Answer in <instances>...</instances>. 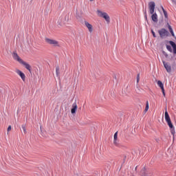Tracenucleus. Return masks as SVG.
Listing matches in <instances>:
<instances>
[{
    "mask_svg": "<svg viewBox=\"0 0 176 176\" xmlns=\"http://www.w3.org/2000/svg\"><path fill=\"white\" fill-rule=\"evenodd\" d=\"M155 8H156V4L155 3V1H150L148 3V9H149V13L151 14V20L154 23H157L159 21L157 19V14L155 12Z\"/></svg>",
    "mask_w": 176,
    "mask_h": 176,
    "instance_id": "f257e3e1",
    "label": "nucleus"
},
{
    "mask_svg": "<svg viewBox=\"0 0 176 176\" xmlns=\"http://www.w3.org/2000/svg\"><path fill=\"white\" fill-rule=\"evenodd\" d=\"M164 116H165V120H166L168 126L170 129V133L173 135H174V134H175V129L174 128V125L173 124V122H171V118H170V115H168V111H167V107H166V108H165Z\"/></svg>",
    "mask_w": 176,
    "mask_h": 176,
    "instance_id": "f03ea898",
    "label": "nucleus"
},
{
    "mask_svg": "<svg viewBox=\"0 0 176 176\" xmlns=\"http://www.w3.org/2000/svg\"><path fill=\"white\" fill-rule=\"evenodd\" d=\"M166 43H169V45L166 44V47L170 53H173L174 55L176 54V43L173 41H166Z\"/></svg>",
    "mask_w": 176,
    "mask_h": 176,
    "instance_id": "7ed1b4c3",
    "label": "nucleus"
},
{
    "mask_svg": "<svg viewBox=\"0 0 176 176\" xmlns=\"http://www.w3.org/2000/svg\"><path fill=\"white\" fill-rule=\"evenodd\" d=\"M158 34L161 39H164V38L170 36V32H168V30H167L166 28H161L160 30H159Z\"/></svg>",
    "mask_w": 176,
    "mask_h": 176,
    "instance_id": "20e7f679",
    "label": "nucleus"
},
{
    "mask_svg": "<svg viewBox=\"0 0 176 176\" xmlns=\"http://www.w3.org/2000/svg\"><path fill=\"white\" fill-rule=\"evenodd\" d=\"M45 42L46 43H48V45H52V46H54V47H60V43L56 40L45 38Z\"/></svg>",
    "mask_w": 176,
    "mask_h": 176,
    "instance_id": "39448f33",
    "label": "nucleus"
},
{
    "mask_svg": "<svg viewBox=\"0 0 176 176\" xmlns=\"http://www.w3.org/2000/svg\"><path fill=\"white\" fill-rule=\"evenodd\" d=\"M98 13H100V17H102L106 20L107 23L111 22V18L109 17V15L107 12H102V11L98 10Z\"/></svg>",
    "mask_w": 176,
    "mask_h": 176,
    "instance_id": "423d86ee",
    "label": "nucleus"
},
{
    "mask_svg": "<svg viewBox=\"0 0 176 176\" xmlns=\"http://www.w3.org/2000/svg\"><path fill=\"white\" fill-rule=\"evenodd\" d=\"M140 174L142 176H152V172L146 170V168L144 167L141 171Z\"/></svg>",
    "mask_w": 176,
    "mask_h": 176,
    "instance_id": "0eeeda50",
    "label": "nucleus"
},
{
    "mask_svg": "<svg viewBox=\"0 0 176 176\" xmlns=\"http://www.w3.org/2000/svg\"><path fill=\"white\" fill-rule=\"evenodd\" d=\"M162 63L164 64V67L166 71L168 74L171 73V65H170V63H166V61H164V60H162Z\"/></svg>",
    "mask_w": 176,
    "mask_h": 176,
    "instance_id": "6e6552de",
    "label": "nucleus"
},
{
    "mask_svg": "<svg viewBox=\"0 0 176 176\" xmlns=\"http://www.w3.org/2000/svg\"><path fill=\"white\" fill-rule=\"evenodd\" d=\"M157 85H158L159 87H160V89H161L164 97H166V91L164 90V85L163 84V82L161 80L157 81Z\"/></svg>",
    "mask_w": 176,
    "mask_h": 176,
    "instance_id": "1a4fd4ad",
    "label": "nucleus"
},
{
    "mask_svg": "<svg viewBox=\"0 0 176 176\" xmlns=\"http://www.w3.org/2000/svg\"><path fill=\"white\" fill-rule=\"evenodd\" d=\"M12 57L14 58V60H16V61H19V63L20 64L22 63V62L23 61V59H21V58H20V56H19V54H17L16 53V52H14L12 54Z\"/></svg>",
    "mask_w": 176,
    "mask_h": 176,
    "instance_id": "9d476101",
    "label": "nucleus"
},
{
    "mask_svg": "<svg viewBox=\"0 0 176 176\" xmlns=\"http://www.w3.org/2000/svg\"><path fill=\"white\" fill-rule=\"evenodd\" d=\"M21 64H22V65H24L25 68H26V69H28V71H29V72L31 74L32 67H31V65H30V64L27 63V62L24 60Z\"/></svg>",
    "mask_w": 176,
    "mask_h": 176,
    "instance_id": "9b49d317",
    "label": "nucleus"
},
{
    "mask_svg": "<svg viewBox=\"0 0 176 176\" xmlns=\"http://www.w3.org/2000/svg\"><path fill=\"white\" fill-rule=\"evenodd\" d=\"M16 72L21 78L23 82H25V74H24L23 72H21L20 69H16Z\"/></svg>",
    "mask_w": 176,
    "mask_h": 176,
    "instance_id": "f8f14e48",
    "label": "nucleus"
},
{
    "mask_svg": "<svg viewBox=\"0 0 176 176\" xmlns=\"http://www.w3.org/2000/svg\"><path fill=\"white\" fill-rule=\"evenodd\" d=\"M78 109V104H76V102H74L72 106L71 113L72 115H75L76 113V111Z\"/></svg>",
    "mask_w": 176,
    "mask_h": 176,
    "instance_id": "ddd939ff",
    "label": "nucleus"
},
{
    "mask_svg": "<svg viewBox=\"0 0 176 176\" xmlns=\"http://www.w3.org/2000/svg\"><path fill=\"white\" fill-rule=\"evenodd\" d=\"M113 144L116 146H120V144H119V142L118 141V131L114 133Z\"/></svg>",
    "mask_w": 176,
    "mask_h": 176,
    "instance_id": "4468645a",
    "label": "nucleus"
},
{
    "mask_svg": "<svg viewBox=\"0 0 176 176\" xmlns=\"http://www.w3.org/2000/svg\"><path fill=\"white\" fill-rule=\"evenodd\" d=\"M86 27L88 28L89 32H93V25L87 21H85Z\"/></svg>",
    "mask_w": 176,
    "mask_h": 176,
    "instance_id": "2eb2a0df",
    "label": "nucleus"
},
{
    "mask_svg": "<svg viewBox=\"0 0 176 176\" xmlns=\"http://www.w3.org/2000/svg\"><path fill=\"white\" fill-rule=\"evenodd\" d=\"M161 8L164 13V16L165 19H166V20H168V14L167 13V11H166V10H164V8H163V6H161Z\"/></svg>",
    "mask_w": 176,
    "mask_h": 176,
    "instance_id": "dca6fc26",
    "label": "nucleus"
},
{
    "mask_svg": "<svg viewBox=\"0 0 176 176\" xmlns=\"http://www.w3.org/2000/svg\"><path fill=\"white\" fill-rule=\"evenodd\" d=\"M149 109V102L146 101V107H145V109H144V113H146V112H148Z\"/></svg>",
    "mask_w": 176,
    "mask_h": 176,
    "instance_id": "f3484780",
    "label": "nucleus"
},
{
    "mask_svg": "<svg viewBox=\"0 0 176 176\" xmlns=\"http://www.w3.org/2000/svg\"><path fill=\"white\" fill-rule=\"evenodd\" d=\"M56 76H60V66H56Z\"/></svg>",
    "mask_w": 176,
    "mask_h": 176,
    "instance_id": "a211bd4d",
    "label": "nucleus"
},
{
    "mask_svg": "<svg viewBox=\"0 0 176 176\" xmlns=\"http://www.w3.org/2000/svg\"><path fill=\"white\" fill-rule=\"evenodd\" d=\"M21 127H22V130H23V133L25 134H26L27 133V129L25 128V124H22Z\"/></svg>",
    "mask_w": 176,
    "mask_h": 176,
    "instance_id": "6ab92c4d",
    "label": "nucleus"
},
{
    "mask_svg": "<svg viewBox=\"0 0 176 176\" xmlns=\"http://www.w3.org/2000/svg\"><path fill=\"white\" fill-rule=\"evenodd\" d=\"M162 54H164V56H165L166 58H168V54L164 50H162Z\"/></svg>",
    "mask_w": 176,
    "mask_h": 176,
    "instance_id": "aec40b11",
    "label": "nucleus"
},
{
    "mask_svg": "<svg viewBox=\"0 0 176 176\" xmlns=\"http://www.w3.org/2000/svg\"><path fill=\"white\" fill-rule=\"evenodd\" d=\"M151 34L153 38H157V36H156V33H155V31H153V30H151Z\"/></svg>",
    "mask_w": 176,
    "mask_h": 176,
    "instance_id": "412c9836",
    "label": "nucleus"
},
{
    "mask_svg": "<svg viewBox=\"0 0 176 176\" xmlns=\"http://www.w3.org/2000/svg\"><path fill=\"white\" fill-rule=\"evenodd\" d=\"M144 18H145V20L148 23V15L146 14V10H145V11H144Z\"/></svg>",
    "mask_w": 176,
    "mask_h": 176,
    "instance_id": "4be33fe9",
    "label": "nucleus"
},
{
    "mask_svg": "<svg viewBox=\"0 0 176 176\" xmlns=\"http://www.w3.org/2000/svg\"><path fill=\"white\" fill-rule=\"evenodd\" d=\"M126 159H127V155H123V164H124L126 162Z\"/></svg>",
    "mask_w": 176,
    "mask_h": 176,
    "instance_id": "5701e85b",
    "label": "nucleus"
},
{
    "mask_svg": "<svg viewBox=\"0 0 176 176\" xmlns=\"http://www.w3.org/2000/svg\"><path fill=\"white\" fill-rule=\"evenodd\" d=\"M136 80H137V83H138V82H140V74H138L137 77H136Z\"/></svg>",
    "mask_w": 176,
    "mask_h": 176,
    "instance_id": "b1692460",
    "label": "nucleus"
},
{
    "mask_svg": "<svg viewBox=\"0 0 176 176\" xmlns=\"http://www.w3.org/2000/svg\"><path fill=\"white\" fill-rule=\"evenodd\" d=\"M163 21H164V19H163V17H162V19L159 21L160 25H163Z\"/></svg>",
    "mask_w": 176,
    "mask_h": 176,
    "instance_id": "393cba45",
    "label": "nucleus"
},
{
    "mask_svg": "<svg viewBox=\"0 0 176 176\" xmlns=\"http://www.w3.org/2000/svg\"><path fill=\"white\" fill-rule=\"evenodd\" d=\"M12 130V126H8L7 131L9 133V131H10Z\"/></svg>",
    "mask_w": 176,
    "mask_h": 176,
    "instance_id": "a878e982",
    "label": "nucleus"
},
{
    "mask_svg": "<svg viewBox=\"0 0 176 176\" xmlns=\"http://www.w3.org/2000/svg\"><path fill=\"white\" fill-rule=\"evenodd\" d=\"M137 167H138V166H136V167H135V171H137Z\"/></svg>",
    "mask_w": 176,
    "mask_h": 176,
    "instance_id": "bb28decb",
    "label": "nucleus"
},
{
    "mask_svg": "<svg viewBox=\"0 0 176 176\" xmlns=\"http://www.w3.org/2000/svg\"><path fill=\"white\" fill-rule=\"evenodd\" d=\"M173 1V2H176V0H172Z\"/></svg>",
    "mask_w": 176,
    "mask_h": 176,
    "instance_id": "cd10ccee",
    "label": "nucleus"
},
{
    "mask_svg": "<svg viewBox=\"0 0 176 176\" xmlns=\"http://www.w3.org/2000/svg\"><path fill=\"white\" fill-rule=\"evenodd\" d=\"M90 1V2H93V1H94V0H89Z\"/></svg>",
    "mask_w": 176,
    "mask_h": 176,
    "instance_id": "c85d7f7f",
    "label": "nucleus"
},
{
    "mask_svg": "<svg viewBox=\"0 0 176 176\" xmlns=\"http://www.w3.org/2000/svg\"><path fill=\"white\" fill-rule=\"evenodd\" d=\"M116 79V76H115V77H114Z\"/></svg>",
    "mask_w": 176,
    "mask_h": 176,
    "instance_id": "c756f323",
    "label": "nucleus"
}]
</instances>
